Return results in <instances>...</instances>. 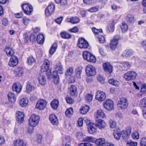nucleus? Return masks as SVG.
I'll use <instances>...</instances> for the list:
<instances>
[{
    "label": "nucleus",
    "instance_id": "nucleus-1",
    "mask_svg": "<svg viewBox=\"0 0 146 146\" xmlns=\"http://www.w3.org/2000/svg\"><path fill=\"white\" fill-rule=\"evenodd\" d=\"M117 108L120 110L126 109L128 106L127 99L124 97L120 98L117 103Z\"/></svg>",
    "mask_w": 146,
    "mask_h": 146
},
{
    "label": "nucleus",
    "instance_id": "nucleus-2",
    "mask_svg": "<svg viewBox=\"0 0 146 146\" xmlns=\"http://www.w3.org/2000/svg\"><path fill=\"white\" fill-rule=\"evenodd\" d=\"M39 119V117L38 115L35 114L32 115L29 119V125L33 127L36 126L38 124Z\"/></svg>",
    "mask_w": 146,
    "mask_h": 146
},
{
    "label": "nucleus",
    "instance_id": "nucleus-3",
    "mask_svg": "<svg viewBox=\"0 0 146 146\" xmlns=\"http://www.w3.org/2000/svg\"><path fill=\"white\" fill-rule=\"evenodd\" d=\"M86 72L88 76H94L96 73V68L91 65H88L86 68Z\"/></svg>",
    "mask_w": 146,
    "mask_h": 146
},
{
    "label": "nucleus",
    "instance_id": "nucleus-4",
    "mask_svg": "<svg viewBox=\"0 0 146 146\" xmlns=\"http://www.w3.org/2000/svg\"><path fill=\"white\" fill-rule=\"evenodd\" d=\"M137 76V73L134 71H128L125 73L124 78L126 81L133 80Z\"/></svg>",
    "mask_w": 146,
    "mask_h": 146
},
{
    "label": "nucleus",
    "instance_id": "nucleus-5",
    "mask_svg": "<svg viewBox=\"0 0 146 146\" xmlns=\"http://www.w3.org/2000/svg\"><path fill=\"white\" fill-rule=\"evenodd\" d=\"M47 104L46 102L43 99H40L37 102L35 108L39 110H43L46 108Z\"/></svg>",
    "mask_w": 146,
    "mask_h": 146
},
{
    "label": "nucleus",
    "instance_id": "nucleus-6",
    "mask_svg": "<svg viewBox=\"0 0 146 146\" xmlns=\"http://www.w3.org/2000/svg\"><path fill=\"white\" fill-rule=\"evenodd\" d=\"M22 8L24 13L27 15H30L33 11V8L31 5L28 3L23 4Z\"/></svg>",
    "mask_w": 146,
    "mask_h": 146
},
{
    "label": "nucleus",
    "instance_id": "nucleus-7",
    "mask_svg": "<svg viewBox=\"0 0 146 146\" xmlns=\"http://www.w3.org/2000/svg\"><path fill=\"white\" fill-rule=\"evenodd\" d=\"M104 108L107 110H111L113 108L114 103L111 100L108 99L103 103Z\"/></svg>",
    "mask_w": 146,
    "mask_h": 146
},
{
    "label": "nucleus",
    "instance_id": "nucleus-8",
    "mask_svg": "<svg viewBox=\"0 0 146 146\" xmlns=\"http://www.w3.org/2000/svg\"><path fill=\"white\" fill-rule=\"evenodd\" d=\"M89 44L87 41L83 38H79L78 40V46L80 48H86Z\"/></svg>",
    "mask_w": 146,
    "mask_h": 146
},
{
    "label": "nucleus",
    "instance_id": "nucleus-9",
    "mask_svg": "<svg viewBox=\"0 0 146 146\" xmlns=\"http://www.w3.org/2000/svg\"><path fill=\"white\" fill-rule=\"evenodd\" d=\"M25 114L23 111H17L16 113V119L18 123L21 124L24 120Z\"/></svg>",
    "mask_w": 146,
    "mask_h": 146
},
{
    "label": "nucleus",
    "instance_id": "nucleus-10",
    "mask_svg": "<svg viewBox=\"0 0 146 146\" xmlns=\"http://www.w3.org/2000/svg\"><path fill=\"white\" fill-rule=\"evenodd\" d=\"M106 98V95L104 92L101 90H98L96 92L95 98L99 102H101L104 101Z\"/></svg>",
    "mask_w": 146,
    "mask_h": 146
},
{
    "label": "nucleus",
    "instance_id": "nucleus-11",
    "mask_svg": "<svg viewBox=\"0 0 146 146\" xmlns=\"http://www.w3.org/2000/svg\"><path fill=\"white\" fill-rule=\"evenodd\" d=\"M119 38V36H115L111 40L110 44V48L111 49L114 50L116 48L118 44Z\"/></svg>",
    "mask_w": 146,
    "mask_h": 146
},
{
    "label": "nucleus",
    "instance_id": "nucleus-12",
    "mask_svg": "<svg viewBox=\"0 0 146 146\" xmlns=\"http://www.w3.org/2000/svg\"><path fill=\"white\" fill-rule=\"evenodd\" d=\"M19 59L16 56H12L10 58L8 65L10 67H14L16 66L18 63Z\"/></svg>",
    "mask_w": 146,
    "mask_h": 146
},
{
    "label": "nucleus",
    "instance_id": "nucleus-13",
    "mask_svg": "<svg viewBox=\"0 0 146 146\" xmlns=\"http://www.w3.org/2000/svg\"><path fill=\"white\" fill-rule=\"evenodd\" d=\"M55 9V6L52 4L49 5L45 10V15L47 16L51 15L54 12Z\"/></svg>",
    "mask_w": 146,
    "mask_h": 146
},
{
    "label": "nucleus",
    "instance_id": "nucleus-14",
    "mask_svg": "<svg viewBox=\"0 0 146 146\" xmlns=\"http://www.w3.org/2000/svg\"><path fill=\"white\" fill-rule=\"evenodd\" d=\"M96 125L92 123H90L88 125V131L91 134H93L97 131Z\"/></svg>",
    "mask_w": 146,
    "mask_h": 146
},
{
    "label": "nucleus",
    "instance_id": "nucleus-15",
    "mask_svg": "<svg viewBox=\"0 0 146 146\" xmlns=\"http://www.w3.org/2000/svg\"><path fill=\"white\" fill-rule=\"evenodd\" d=\"M95 125L96 127L100 129L104 128L106 126V124L105 121L100 119L96 121Z\"/></svg>",
    "mask_w": 146,
    "mask_h": 146
},
{
    "label": "nucleus",
    "instance_id": "nucleus-16",
    "mask_svg": "<svg viewBox=\"0 0 146 146\" xmlns=\"http://www.w3.org/2000/svg\"><path fill=\"white\" fill-rule=\"evenodd\" d=\"M103 68L106 72L111 73L113 70V66L108 62H107L103 64Z\"/></svg>",
    "mask_w": 146,
    "mask_h": 146
},
{
    "label": "nucleus",
    "instance_id": "nucleus-17",
    "mask_svg": "<svg viewBox=\"0 0 146 146\" xmlns=\"http://www.w3.org/2000/svg\"><path fill=\"white\" fill-rule=\"evenodd\" d=\"M12 88L13 91L19 93L22 90V86L19 83H15L13 85Z\"/></svg>",
    "mask_w": 146,
    "mask_h": 146
},
{
    "label": "nucleus",
    "instance_id": "nucleus-18",
    "mask_svg": "<svg viewBox=\"0 0 146 146\" xmlns=\"http://www.w3.org/2000/svg\"><path fill=\"white\" fill-rule=\"evenodd\" d=\"M38 79L39 83L41 85H44L46 83V79L45 76L42 74H39Z\"/></svg>",
    "mask_w": 146,
    "mask_h": 146
},
{
    "label": "nucleus",
    "instance_id": "nucleus-19",
    "mask_svg": "<svg viewBox=\"0 0 146 146\" xmlns=\"http://www.w3.org/2000/svg\"><path fill=\"white\" fill-rule=\"evenodd\" d=\"M49 118L51 123L53 124L57 125L58 124V120L55 115L52 114L50 115Z\"/></svg>",
    "mask_w": 146,
    "mask_h": 146
},
{
    "label": "nucleus",
    "instance_id": "nucleus-20",
    "mask_svg": "<svg viewBox=\"0 0 146 146\" xmlns=\"http://www.w3.org/2000/svg\"><path fill=\"white\" fill-rule=\"evenodd\" d=\"M121 64L122 66V68L124 70H128L130 69L132 63L129 62L124 61L121 63Z\"/></svg>",
    "mask_w": 146,
    "mask_h": 146
},
{
    "label": "nucleus",
    "instance_id": "nucleus-21",
    "mask_svg": "<svg viewBox=\"0 0 146 146\" xmlns=\"http://www.w3.org/2000/svg\"><path fill=\"white\" fill-rule=\"evenodd\" d=\"M14 73L17 76H21L23 73V69L21 67H17L15 69Z\"/></svg>",
    "mask_w": 146,
    "mask_h": 146
},
{
    "label": "nucleus",
    "instance_id": "nucleus-22",
    "mask_svg": "<svg viewBox=\"0 0 146 146\" xmlns=\"http://www.w3.org/2000/svg\"><path fill=\"white\" fill-rule=\"evenodd\" d=\"M113 136L114 138L117 140H119L121 136V134L120 130L119 128H116L113 131Z\"/></svg>",
    "mask_w": 146,
    "mask_h": 146
},
{
    "label": "nucleus",
    "instance_id": "nucleus-23",
    "mask_svg": "<svg viewBox=\"0 0 146 146\" xmlns=\"http://www.w3.org/2000/svg\"><path fill=\"white\" fill-rule=\"evenodd\" d=\"M66 20L68 22L72 24L77 23L80 21L79 19L76 17L67 18Z\"/></svg>",
    "mask_w": 146,
    "mask_h": 146
},
{
    "label": "nucleus",
    "instance_id": "nucleus-24",
    "mask_svg": "<svg viewBox=\"0 0 146 146\" xmlns=\"http://www.w3.org/2000/svg\"><path fill=\"white\" fill-rule=\"evenodd\" d=\"M55 70L54 71L57 72L59 73L62 74L63 71V69L61 63L59 62L57 63L55 66Z\"/></svg>",
    "mask_w": 146,
    "mask_h": 146
},
{
    "label": "nucleus",
    "instance_id": "nucleus-25",
    "mask_svg": "<svg viewBox=\"0 0 146 146\" xmlns=\"http://www.w3.org/2000/svg\"><path fill=\"white\" fill-rule=\"evenodd\" d=\"M89 106L87 105L82 106L80 109V112L83 114H86L89 110Z\"/></svg>",
    "mask_w": 146,
    "mask_h": 146
},
{
    "label": "nucleus",
    "instance_id": "nucleus-26",
    "mask_svg": "<svg viewBox=\"0 0 146 146\" xmlns=\"http://www.w3.org/2000/svg\"><path fill=\"white\" fill-rule=\"evenodd\" d=\"M9 100L11 102H14L16 100L15 94L12 92H9L7 95Z\"/></svg>",
    "mask_w": 146,
    "mask_h": 146
},
{
    "label": "nucleus",
    "instance_id": "nucleus-27",
    "mask_svg": "<svg viewBox=\"0 0 146 146\" xmlns=\"http://www.w3.org/2000/svg\"><path fill=\"white\" fill-rule=\"evenodd\" d=\"M14 146H25L26 143L23 139H19L14 141L13 143Z\"/></svg>",
    "mask_w": 146,
    "mask_h": 146
},
{
    "label": "nucleus",
    "instance_id": "nucleus-28",
    "mask_svg": "<svg viewBox=\"0 0 146 146\" xmlns=\"http://www.w3.org/2000/svg\"><path fill=\"white\" fill-rule=\"evenodd\" d=\"M5 51L8 56H12L14 53L13 50L10 47L7 46L5 47Z\"/></svg>",
    "mask_w": 146,
    "mask_h": 146
},
{
    "label": "nucleus",
    "instance_id": "nucleus-29",
    "mask_svg": "<svg viewBox=\"0 0 146 146\" xmlns=\"http://www.w3.org/2000/svg\"><path fill=\"white\" fill-rule=\"evenodd\" d=\"M28 100L26 98H21L19 101V103L20 105L22 107L26 106L28 105Z\"/></svg>",
    "mask_w": 146,
    "mask_h": 146
},
{
    "label": "nucleus",
    "instance_id": "nucleus-30",
    "mask_svg": "<svg viewBox=\"0 0 146 146\" xmlns=\"http://www.w3.org/2000/svg\"><path fill=\"white\" fill-rule=\"evenodd\" d=\"M52 78L53 79V82L55 84H57L58 83L59 77L56 71H53L52 75Z\"/></svg>",
    "mask_w": 146,
    "mask_h": 146
},
{
    "label": "nucleus",
    "instance_id": "nucleus-31",
    "mask_svg": "<svg viewBox=\"0 0 146 146\" xmlns=\"http://www.w3.org/2000/svg\"><path fill=\"white\" fill-rule=\"evenodd\" d=\"M82 67L81 66L78 67L76 69V76L78 78H81V74L82 70Z\"/></svg>",
    "mask_w": 146,
    "mask_h": 146
},
{
    "label": "nucleus",
    "instance_id": "nucleus-32",
    "mask_svg": "<svg viewBox=\"0 0 146 146\" xmlns=\"http://www.w3.org/2000/svg\"><path fill=\"white\" fill-rule=\"evenodd\" d=\"M133 52L131 50H126L123 52L122 55L123 57H128L133 55Z\"/></svg>",
    "mask_w": 146,
    "mask_h": 146
},
{
    "label": "nucleus",
    "instance_id": "nucleus-33",
    "mask_svg": "<svg viewBox=\"0 0 146 146\" xmlns=\"http://www.w3.org/2000/svg\"><path fill=\"white\" fill-rule=\"evenodd\" d=\"M77 91V88L74 85H71L69 88V93L71 95H75Z\"/></svg>",
    "mask_w": 146,
    "mask_h": 146
},
{
    "label": "nucleus",
    "instance_id": "nucleus-34",
    "mask_svg": "<svg viewBox=\"0 0 146 146\" xmlns=\"http://www.w3.org/2000/svg\"><path fill=\"white\" fill-rule=\"evenodd\" d=\"M57 44L56 43H54L51 46L49 50L50 54L52 55L55 52L57 47Z\"/></svg>",
    "mask_w": 146,
    "mask_h": 146
},
{
    "label": "nucleus",
    "instance_id": "nucleus-35",
    "mask_svg": "<svg viewBox=\"0 0 146 146\" xmlns=\"http://www.w3.org/2000/svg\"><path fill=\"white\" fill-rule=\"evenodd\" d=\"M96 116L97 118H104L106 117V115L101 110L97 111Z\"/></svg>",
    "mask_w": 146,
    "mask_h": 146
},
{
    "label": "nucleus",
    "instance_id": "nucleus-36",
    "mask_svg": "<svg viewBox=\"0 0 146 146\" xmlns=\"http://www.w3.org/2000/svg\"><path fill=\"white\" fill-rule=\"evenodd\" d=\"M44 41V38L43 35L41 34H38L37 38V41L39 44H42Z\"/></svg>",
    "mask_w": 146,
    "mask_h": 146
},
{
    "label": "nucleus",
    "instance_id": "nucleus-37",
    "mask_svg": "<svg viewBox=\"0 0 146 146\" xmlns=\"http://www.w3.org/2000/svg\"><path fill=\"white\" fill-rule=\"evenodd\" d=\"M108 82L109 84L115 86H119L120 84L119 82L118 81L113 78L109 79Z\"/></svg>",
    "mask_w": 146,
    "mask_h": 146
},
{
    "label": "nucleus",
    "instance_id": "nucleus-38",
    "mask_svg": "<svg viewBox=\"0 0 146 146\" xmlns=\"http://www.w3.org/2000/svg\"><path fill=\"white\" fill-rule=\"evenodd\" d=\"M50 105L53 109L56 110L59 105V101L57 99L54 100L51 102Z\"/></svg>",
    "mask_w": 146,
    "mask_h": 146
},
{
    "label": "nucleus",
    "instance_id": "nucleus-39",
    "mask_svg": "<svg viewBox=\"0 0 146 146\" xmlns=\"http://www.w3.org/2000/svg\"><path fill=\"white\" fill-rule=\"evenodd\" d=\"M34 89V87L30 83L28 84L26 87V92L30 93Z\"/></svg>",
    "mask_w": 146,
    "mask_h": 146
},
{
    "label": "nucleus",
    "instance_id": "nucleus-40",
    "mask_svg": "<svg viewBox=\"0 0 146 146\" xmlns=\"http://www.w3.org/2000/svg\"><path fill=\"white\" fill-rule=\"evenodd\" d=\"M120 27L122 33H125L127 30L128 29L127 25L124 22H123L120 25Z\"/></svg>",
    "mask_w": 146,
    "mask_h": 146
},
{
    "label": "nucleus",
    "instance_id": "nucleus-41",
    "mask_svg": "<svg viewBox=\"0 0 146 146\" xmlns=\"http://www.w3.org/2000/svg\"><path fill=\"white\" fill-rule=\"evenodd\" d=\"M105 142V139L103 138L98 139L95 141V143L97 146L100 145L102 146Z\"/></svg>",
    "mask_w": 146,
    "mask_h": 146
},
{
    "label": "nucleus",
    "instance_id": "nucleus-42",
    "mask_svg": "<svg viewBox=\"0 0 146 146\" xmlns=\"http://www.w3.org/2000/svg\"><path fill=\"white\" fill-rule=\"evenodd\" d=\"M35 62V58L33 56H30L27 58V63L29 65H32Z\"/></svg>",
    "mask_w": 146,
    "mask_h": 146
},
{
    "label": "nucleus",
    "instance_id": "nucleus-43",
    "mask_svg": "<svg viewBox=\"0 0 146 146\" xmlns=\"http://www.w3.org/2000/svg\"><path fill=\"white\" fill-rule=\"evenodd\" d=\"M60 35L64 39H70L72 37L71 35L68 33L65 32H62L60 33Z\"/></svg>",
    "mask_w": 146,
    "mask_h": 146
},
{
    "label": "nucleus",
    "instance_id": "nucleus-44",
    "mask_svg": "<svg viewBox=\"0 0 146 146\" xmlns=\"http://www.w3.org/2000/svg\"><path fill=\"white\" fill-rule=\"evenodd\" d=\"M109 124L110 128L113 129L116 127L117 123L115 121L110 119L109 121Z\"/></svg>",
    "mask_w": 146,
    "mask_h": 146
},
{
    "label": "nucleus",
    "instance_id": "nucleus-45",
    "mask_svg": "<svg viewBox=\"0 0 146 146\" xmlns=\"http://www.w3.org/2000/svg\"><path fill=\"white\" fill-rule=\"evenodd\" d=\"M73 113V111L72 108H70L67 109L65 112L66 115L68 117L71 116Z\"/></svg>",
    "mask_w": 146,
    "mask_h": 146
},
{
    "label": "nucleus",
    "instance_id": "nucleus-46",
    "mask_svg": "<svg viewBox=\"0 0 146 146\" xmlns=\"http://www.w3.org/2000/svg\"><path fill=\"white\" fill-rule=\"evenodd\" d=\"M115 23L113 21L110 22L108 26V29L110 32H113L114 30Z\"/></svg>",
    "mask_w": 146,
    "mask_h": 146
},
{
    "label": "nucleus",
    "instance_id": "nucleus-47",
    "mask_svg": "<svg viewBox=\"0 0 146 146\" xmlns=\"http://www.w3.org/2000/svg\"><path fill=\"white\" fill-rule=\"evenodd\" d=\"M92 54L88 51H84L83 53V56L84 58L87 61L90 58Z\"/></svg>",
    "mask_w": 146,
    "mask_h": 146
},
{
    "label": "nucleus",
    "instance_id": "nucleus-48",
    "mask_svg": "<svg viewBox=\"0 0 146 146\" xmlns=\"http://www.w3.org/2000/svg\"><path fill=\"white\" fill-rule=\"evenodd\" d=\"M22 22L23 24L25 26H27L29 24L30 19L29 18L27 17H24L23 18Z\"/></svg>",
    "mask_w": 146,
    "mask_h": 146
},
{
    "label": "nucleus",
    "instance_id": "nucleus-49",
    "mask_svg": "<svg viewBox=\"0 0 146 146\" xmlns=\"http://www.w3.org/2000/svg\"><path fill=\"white\" fill-rule=\"evenodd\" d=\"M139 106L141 108L146 107V97L143 98L140 101Z\"/></svg>",
    "mask_w": 146,
    "mask_h": 146
},
{
    "label": "nucleus",
    "instance_id": "nucleus-50",
    "mask_svg": "<svg viewBox=\"0 0 146 146\" xmlns=\"http://www.w3.org/2000/svg\"><path fill=\"white\" fill-rule=\"evenodd\" d=\"M139 133L136 131L133 132L131 134V136L133 139L134 140L139 139Z\"/></svg>",
    "mask_w": 146,
    "mask_h": 146
},
{
    "label": "nucleus",
    "instance_id": "nucleus-51",
    "mask_svg": "<svg viewBox=\"0 0 146 146\" xmlns=\"http://www.w3.org/2000/svg\"><path fill=\"white\" fill-rule=\"evenodd\" d=\"M93 95L90 94H87L85 97V99L87 102H90L92 101Z\"/></svg>",
    "mask_w": 146,
    "mask_h": 146
},
{
    "label": "nucleus",
    "instance_id": "nucleus-52",
    "mask_svg": "<svg viewBox=\"0 0 146 146\" xmlns=\"http://www.w3.org/2000/svg\"><path fill=\"white\" fill-rule=\"evenodd\" d=\"M74 69L72 67H70L67 70L65 74L67 76H70L73 73Z\"/></svg>",
    "mask_w": 146,
    "mask_h": 146
},
{
    "label": "nucleus",
    "instance_id": "nucleus-53",
    "mask_svg": "<svg viewBox=\"0 0 146 146\" xmlns=\"http://www.w3.org/2000/svg\"><path fill=\"white\" fill-rule=\"evenodd\" d=\"M83 141L84 142L93 143L95 141V140L94 138L91 137H88L84 138Z\"/></svg>",
    "mask_w": 146,
    "mask_h": 146
},
{
    "label": "nucleus",
    "instance_id": "nucleus-54",
    "mask_svg": "<svg viewBox=\"0 0 146 146\" xmlns=\"http://www.w3.org/2000/svg\"><path fill=\"white\" fill-rule=\"evenodd\" d=\"M97 80L102 84H104L105 83V79L101 75H99L97 77Z\"/></svg>",
    "mask_w": 146,
    "mask_h": 146
},
{
    "label": "nucleus",
    "instance_id": "nucleus-55",
    "mask_svg": "<svg viewBox=\"0 0 146 146\" xmlns=\"http://www.w3.org/2000/svg\"><path fill=\"white\" fill-rule=\"evenodd\" d=\"M98 40L99 42L101 43H103L105 42V37L102 35L99 34L98 35Z\"/></svg>",
    "mask_w": 146,
    "mask_h": 146
},
{
    "label": "nucleus",
    "instance_id": "nucleus-56",
    "mask_svg": "<svg viewBox=\"0 0 146 146\" xmlns=\"http://www.w3.org/2000/svg\"><path fill=\"white\" fill-rule=\"evenodd\" d=\"M134 17L133 16L128 15L127 16L126 19L127 21L129 23H133L134 21Z\"/></svg>",
    "mask_w": 146,
    "mask_h": 146
},
{
    "label": "nucleus",
    "instance_id": "nucleus-57",
    "mask_svg": "<svg viewBox=\"0 0 146 146\" xmlns=\"http://www.w3.org/2000/svg\"><path fill=\"white\" fill-rule=\"evenodd\" d=\"M92 30L93 33L95 34L98 35L100 34L101 32L102 31L101 29H98L95 28H93L92 29Z\"/></svg>",
    "mask_w": 146,
    "mask_h": 146
},
{
    "label": "nucleus",
    "instance_id": "nucleus-58",
    "mask_svg": "<svg viewBox=\"0 0 146 146\" xmlns=\"http://www.w3.org/2000/svg\"><path fill=\"white\" fill-rule=\"evenodd\" d=\"M68 31L70 33H76L78 31V29L77 27H75L72 29H68Z\"/></svg>",
    "mask_w": 146,
    "mask_h": 146
},
{
    "label": "nucleus",
    "instance_id": "nucleus-59",
    "mask_svg": "<svg viewBox=\"0 0 146 146\" xmlns=\"http://www.w3.org/2000/svg\"><path fill=\"white\" fill-rule=\"evenodd\" d=\"M141 146H146V138L145 137H143L140 141Z\"/></svg>",
    "mask_w": 146,
    "mask_h": 146
},
{
    "label": "nucleus",
    "instance_id": "nucleus-60",
    "mask_svg": "<svg viewBox=\"0 0 146 146\" xmlns=\"http://www.w3.org/2000/svg\"><path fill=\"white\" fill-rule=\"evenodd\" d=\"M42 65L49 68L50 65V62L48 59H45L43 61Z\"/></svg>",
    "mask_w": 146,
    "mask_h": 146
},
{
    "label": "nucleus",
    "instance_id": "nucleus-61",
    "mask_svg": "<svg viewBox=\"0 0 146 146\" xmlns=\"http://www.w3.org/2000/svg\"><path fill=\"white\" fill-rule=\"evenodd\" d=\"M96 61V57L92 54L91 55L89 58V59L88 60V61L89 62H92L93 63H95Z\"/></svg>",
    "mask_w": 146,
    "mask_h": 146
},
{
    "label": "nucleus",
    "instance_id": "nucleus-62",
    "mask_svg": "<svg viewBox=\"0 0 146 146\" xmlns=\"http://www.w3.org/2000/svg\"><path fill=\"white\" fill-rule=\"evenodd\" d=\"M49 68L47 66H45L42 65L41 66L40 70L42 72H47Z\"/></svg>",
    "mask_w": 146,
    "mask_h": 146
},
{
    "label": "nucleus",
    "instance_id": "nucleus-63",
    "mask_svg": "<svg viewBox=\"0 0 146 146\" xmlns=\"http://www.w3.org/2000/svg\"><path fill=\"white\" fill-rule=\"evenodd\" d=\"M127 144L130 146H136L137 145V143L136 142L129 141L127 142Z\"/></svg>",
    "mask_w": 146,
    "mask_h": 146
},
{
    "label": "nucleus",
    "instance_id": "nucleus-64",
    "mask_svg": "<svg viewBox=\"0 0 146 146\" xmlns=\"http://www.w3.org/2000/svg\"><path fill=\"white\" fill-rule=\"evenodd\" d=\"M78 146H93V145L90 143H84L80 144Z\"/></svg>",
    "mask_w": 146,
    "mask_h": 146
}]
</instances>
